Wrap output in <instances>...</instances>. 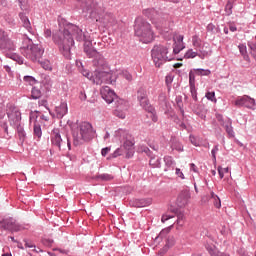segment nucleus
Listing matches in <instances>:
<instances>
[{
  "mask_svg": "<svg viewBox=\"0 0 256 256\" xmlns=\"http://www.w3.org/2000/svg\"><path fill=\"white\" fill-rule=\"evenodd\" d=\"M58 26L59 29L53 33V43L57 45L65 59L71 60V48L75 45L73 37L76 41H85V33L79 26L68 23L61 16L58 17Z\"/></svg>",
  "mask_w": 256,
  "mask_h": 256,
  "instance_id": "f257e3e1",
  "label": "nucleus"
},
{
  "mask_svg": "<svg viewBox=\"0 0 256 256\" xmlns=\"http://www.w3.org/2000/svg\"><path fill=\"white\" fill-rule=\"evenodd\" d=\"M80 9L85 14L86 17L94 19L97 23H101L102 27L109 29V27H115L117 25V18L113 13L106 12L104 15H99V8L93 0H76Z\"/></svg>",
  "mask_w": 256,
  "mask_h": 256,
  "instance_id": "f03ea898",
  "label": "nucleus"
},
{
  "mask_svg": "<svg viewBox=\"0 0 256 256\" xmlns=\"http://www.w3.org/2000/svg\"><path fill=\"white\" fill-rule=\"evenodd\" d=\"M134 35L145 45L155 41L153 26L145 18L138 16L134 21Z\"/></svg>",
  "mask_w": 256,
  "mask_h": 256,
  "instance_id": "7ed1b4c3",
  "label": "nucleus"
},
{
  "mask_svg": "<svg viewBox=\"0 0 256 256\" xmlns=\"http://www.w3.org/2000/svg\"><path fill=\"white\" fill-rule=\"evenodd\" d=\"M95 135L96 131L89 122H81L72 127L73 145H75V147H79V145H83V143L95 139Z\"/></svg>",
  "mask_w": 256,
  "mask_h": 256,
  "instance_id": "20e7f679",
  "label": "nucleus"
},
{
  "mask_svg": "<svg viewBox=\"0 0 256 256\" xmlns=\"http://www.w3.org/2000/svg\"><path fill=\"white\" fill-rule=\"evenodd\" d=\"M151 57L155 67H161V65L175 59L171 51V44L168 43L154 45L151 50Z\"/></svg>",
  "mask_w": 256,
  "mask_h": 256,
  "instance_id": "39448f33",
  "label": "nucleus"
},
{
  "mask_svg": "<svg viewBox=\"0 0 256 256\" xmlns=\"http://www.w3.org/2000/svg\"><path fill=\"white\" fill-rule=\"evenodd\" d=\"M20 53L26 57V59L35 63L41 61L45 49H43V46L41 45L34 44L31 38L24 36L22 46L20 47Z\"/></svg>",
  "mask_w": 256,
  "mask_h": 256,
  "instance_id": "423d86ee",
  "label": "nucleus"
},
{
  "mask_svg": "<svg viewBox=\"0 0 256 256\" xmlns=\"http://www.w3.org/2000/svg\"><path fill=\"white\" fill-rule=\"evenodd\" d=\"M97 69L94 71L93 75V83L96 85H103L105 83L106 85L113 84V74L111 73V70H109V65L106 62V67L103 66H95Z\"/></svg>",
  "mask_w": 256,
  "mask_h": 256,
  "instance_id": "0eeeda50",
  "label": "nucleus"
},
{
  "mask_svg": "<svg viewBox=\"0 0 256 256\" xmlns=\"http://www.w3.org/2000/svg\"><path fill=\"white\" fill-rule=\"evenodd\" d=\"M84 42V53L87 57L92 60L94 67H107V60L102 56L95 48H92L93 43L91 41L83 40Z\"/></svg>",
  "mask_w": 256,
  "mask_h": 256,
  "instance_id": "6e6552de",
  "label": "nucleus"
},
{
  "mask_svg": "<svg viewBox=\"0 0 256 256\" xmlns=\"http://www.w3.org/2000/svg\"><path fill=\"white\" fill-rule=\"evenodd\" d=\"M50 139L53 147H56L59 151L63 147H68L69 151H71V140H69L67 134L61 135V131L58 128L52 130Z\"/></svg>",
  "mask_w": 256,
  "mask_h": 256,
  "instance_id": "1a4fd4ad",
  "label": "nucleus"
},
{
  "mask_svg": "<svg viewBox=\"0 0 256 256\" xmlns=\"http://www.w3.org/2000/svg\"><path fill=\"white\" fill-rule=\"evenodd\" d=\"M15 49H17V43L11 38V33L0 28V50L2 53L7 55L10 51H15Z\"/></svg>",
  "mask_w": 256,
  "mask_h": 256,
  "instance_id": "9d476101",
  "label": "nucleus"
},
{
  "mask_svg": "<svg viewBox=\"0 0 256 256\" xmlns=\"http://www.w3.org/2000/svg\"><path fill=\"white\" fill-rule=\"evenodd\" d=\"M0 229L3 231H10L11 233H18L23 231L26 227L22 224L17 223V220L11 216H5L0 218Z\"/></svg>",
  "mask_w": 256,
  "mask_h": 256,
  "instance_id": "9b49d317",
  "label": "nucleus"
},
{
  "mask_svg": "<svg viewBox=\"0 0 256 256\" xmlns=\"http://www.w3.org/2000/svg\"><path fill=\"white\" fill-rule=\"evenodd\" d=\"M142 15L147 17V19H149L151 23L155 25L156 29H161V27H163L165 17H163L161 10H157L155 8H146L142 11Z\"/></svg>",
  "mask_w": 256,
  "mask_h": 256,
  "instance_id": "f8f14e48",
  "label": "nucleus"
},
{
  "mask_svg": "<svg viewBox=\"0 0 256 256\" xmlns=\"http://www.w3.org/2000/svg\"><path fill=\"white\" fill-rule=\"evenodd\" d=\"M7 117L11 127L21 125V112L14 105H7Z\"/></svg>",
  "mask_w": 256,
  "mask_h": 256,
  "instance_id": "ddd939ff",
  "label": "nucleus"
},
{
  "mask_svg": "<svg viewBox=\"0 0 256 256\" xmlns=\"http://www.w3.org/2000/svg\"><path fill=\"white\" fill-rule=\"evenodd\" d=\"M234 105L236 107H245L246 109H250V111H255L256 109V101L249 95L239 96L234 101Z\"/></svg>",
  "mask_w": 256,
  "mask_h": 256,
  "instance_id": "4468645a",
  "label": "nucleus"
},
{
  "mask_svg": "<svg viewBox=\"0 0 256 256\" xmlns=\"http://www.w3.org/2000/svg\"><path fill=\"white\" fill-rule=\"evenodd\" d=\"M37 112H30L29 122L34 123L33 125V135L37 137L38 141L43 137V130L41 129V124L37 123Z\"/></svg>",
  "mask_w": 256,
  "mask_h": 256,
  "instance_id": "2eb2a0df",
  "label": "nucleus"
},
{
  "mask_svg": "<svg viewBox=\"0 0 256 256\" xmlns=\"http://www.w3.org/2000/svg\"><path fill=\"white\" fill-rule=\"evenodd\" d=\"M137 97L141 107L151 113V111H153V107H151V104H149V98H147V90L140 88L137 91Z\"/></svg>",
  "mask_w": 256,
  "mask_h": 256,
  "instance_id": "dca6fc26",
  "label": "nucleus"
},
{
  "mask_svg": "<svg viewBox=\"0 0 256 256\" xmlns=\"http://www.w3.org/2000/svg\"><path fill=\"white\" fill-rule=\"evenodd\" d=\"M123 147L127 151L126 159H131V157L135 155V138L133 135L128 136V138L124 140Z\"/></svg>",
  "mask_w": 256,
  "mask_h": 256,
  "instance_id": "f3484780",
  "label": "nucleus"
},
{
  "mask_svg": "<svg viewBox=\"0 0 256 256\" xmlns=\"http://www.w3.org/2000/svg\"><path fill=\"white\" fill-rule=\"evenodd\" d=\"M100 93H101L102 99H104V101H106L108 105H111V103L115 101V97H117V95L115 94V91L111 90L109 86H104L100 90Z\"/></svg>",
  "mask_w": 256,
  "mask_h": 256,
  "instance_id": "a211bd4d",
  "label": "nucleus"
},
{
  "mask_svg": "<svg viewBox=\"0 0 256 256\" xmlns=\"http://www.w3.org/2000/svg\"><path fill=\"white\" fill-rule=\"evenodd\" d=\"M142 151L144 153H146V155H148V157H150L149 165L151 167H153L154 169H160V167H161V158H159L157 156H153L151 154V150L148 147H145Z\"/></svg>",
  "mask_w": 256,
  "mask_h": 256,
  "instance_id": "6ab92c4d",
  "label": "nucleus"
},
{
  "mask_svg": "<svg viewBox=\"0 0 256 256\" xmlns=\"http://www.w3.org/2000/svg\"><path fill=\"white\" fill-rule=\"evenodd\" d=\"M19 19L21 20L22 27L28 31L31 35H33V26H31V21L29 20V17L24 12H20L18 14Z\"/></svg>",
  "mask_w": 256,
  "mask_h": 256,
  "instance_id": "aec40b11",
  "label": "nucleus"
},
{
  "mask_svg": "<svg viewBox=\"0 0 256 256\" xmlns=\"http://www.w3.org/2000/svg\"><path fill=\"white\" fill-rule=\"evenodd\" d=\"M222 127H224L228 139H235V130L233 129V120L231 118H226L225 122L222 123Z\"/></svg>",
  "mask_w": 256,
  "mask_h": 256,
  "instance_id": "412c9836",
  "label": "nucleus"
},
{
  "mask_svg": "<svg viewBox=\"0 0 256 256\" xmlns=\"http://www.w3.org/2000/svg\"><path fill=\"white\" fill-rule=\"evenodd\" d=\"M153 203V200L151 198H142V199H135L130 202V205L132 207L141 208V207H149Z\"/></svg>",
  "mask_w": 256,
  "mask_h": 256,
  "instance_id": "4be33fe9",
  "label": "nucleus"
},
{
  "mask_svg": "<svg viewBox=\"0 0 256 256\" xmlns=\"http://www.w3.org/2000/svg\"><path fill=\"white\" fill-rule=\"evenodd\" d=\"M55 111L58 119H63V116L69 113L67 102H61L59 106H56Z\"/></svg>",
  "mask_w": 256,
  "mask_h": 256,
  "instance_id": "5701e85b",
  "label": "nucleus"
},
{
  "mask_svg": "<svg viewBox=\"0 0 256 256\" xmlns=\"http://www.w3.org/2000/svg\"><path fill=\"white\" fill-rule=\"evenodd\" d=\"M114 137L117 141H125L126 139L131 137V134L129 133V131L123 128H119L114 132Z\"/></svg>",
  "mask_w": 256,
  "mask_h": 256,
  "instance_id": "b1692460",
  "label": "nucleus"
},
{
  "mask_svg": "<svg viewBox=\"0 0 256 256\" xmlns=\"http://www.w3.org/2000/svg\"><path fill=\"white\" fill-rule=\"evenodd\" d=\"M163 160L165 164L164 171H173L175 169L177 162H175L172 156H164Z\"/></svg>",
  "mask_w": 256,
  "mask_h": 256,
  "instance_id": "393cba45",
  "label": "nucleus"
},
{
  "mask_svg": "<svg viewBox=\"0 0 256 256\" xmlns=\"http://www.w3.org/2000/svg\"><path fill=\"white\" fill-rule=\"evenodd\" d=\"M206 251L209 253L210 256H230L227 253H221L217 247L214 245H206Z\"/></svg>",
  "mask_w": 256,
  "mask_h": 256,
  "instance_id": "a878e982",
  "label": "nucleus"
},
{
  "mask_svg": "<svg viewBox=\"0 0 256 256\" xmlns=\"http://www.w3.org/2000/svg\"><path fill=\"white\" fill-rule=\"evenodd\" d=\"M169 212L173 214H163L161 218L162 223L169 221V219H173V217L177 216L181 212V210H179L178 208L170 207Z\"/></svg>",
  "mask_w": 256,
  "mask_h": 256,
  "instance_id": "bb28decb",
  "label": "nucleus"
},
{
  "mask_svg": "<svg viewBox=\"0 0 256 256\" xmlns=\"http://www.w3.org/2000/svg\"><path fill=\"white\" fill-rule=\"evenodd\" d=\"M170 147L172 151H178L179 153L183 152V144H181V142H179L175 137L171 138Z\"/></svg>",
  "mask_w": 256,
  "mask_h": 256,
  "instance_id": "cd10ccee",
  "label": "nucleus"
},
{
  "mask_svg": "<svg viewBox=\"0 0 256 256\" xmlns=\"http://www.w3.org/2000/svg\"><path fill=\"white\" fill-rule=\"evenodd\" d=\"M76 65L79 67L80 72L82 73V75L84 77H86L87 79H89L93 83V75H94V73H91L89 70H86L83 67V63L81 61H77Z\"/></svg>",
  "mask_w": 256,
  "mask_h": 256,
  "instance_id": "c85d7f7f",
  "label": "nucleus"
},
{
  "mask_svg": "<svg viewBox=\"0 0 256 256\" xmlns=\"http://www.w3.org/2000/svg\"><path fill=\"white\" fill-rule=\"evenodd\" d=\"M14 128L17 129L19 139L23 143L25 141L26 137H27V133L25 132V128H23V125H21V124H18L17 126H14Z\"/></svg>",
  "mask_w": 256,
  "mask_h": 256,
  "instance_id": "c756f323",
  "label": "nucleus"
},
{
  "mask_svg": "<svg viewBox=\"0 0 256 256\" xmlns=\"http://www.w3.org/2000/svg\"><path fill=\"white\" fill-rule=\"evenodd\" d=\"M192 111H193L196 115H198V117H200V119H203V120L207 119V115L205 114V112L203 111V109L201 108V106H199V105H194V106L192 107Z\"/></svg>",
  "mask_w": 256,
  "mask_h": 256,
  "instance_id": "7c9ffc66",
  "label": "nucleus"
},
{
  "mask_svg": "<svg viewBox=\"0 0 256 256\" xmlns=\"http://www.w3.org/2000/svg\"><path fill=\"white\" fill-rule=\"evenodd\" d=\"M31 97L34 100L41 99V97H43V92H41V88L37 86L32 87Z\"/></svg>",
  "mask_w": 256,
  "mask_h": 256,
  "instance_id": "2f4dec72",
  "label": "nucleus"
},
{
  "mask_svg": "<svg viewBox=\"0 0 256 256\" xmlns=\"http://www.w3.org/2000/svg\"><path fill=\"white\" fill-rule=\"evenodd\" d=\"M6 57H8L9 59H12L13 61H16V63H18V65H23L24 63V59L23 57H21L19 54L17 53H12V54H9L7 53L6 54Z\"/></svg>",
  "mask_w": 256,
  "mask_h": 256,
  "instance_id": "473e14b6",
  "label": "nucleus"
},
{
  "mask_svg": "<svg viewBox=\"0 0 256 256\" xmlns=\"http://www.w3.org/2000/svg\"><path fill=\"white\" fill-rule=\"evenodd\" d=\"M194 71L198 77H209L211 75V70L203 68H195Z\"/></svg>",
  "mask_w": 256,
  "mask_h": 256,
  "instance_id": "72a5a7b5",
  "label": "nucleus"
},
{
  "mask_svg": "<svg viewBox=\"0 0 256 256\" xmlns=\"http://www.w3.org/2000/svg\"><path fill=\"white\" fill-rule=\"evenodd\" d=\"M210 199L213 200L214 207L216 209H221V199L219 198V196H217V194H215V192L210 193Z\"/></svg>",
  "mask_w": 256,
  "mask_h": 256,
  "instance_id": "f704fd0d",
  "label": "nucleus"
},
{
  "mask_svg": "<svg viewBox=\"0 0 256 256\" xmlns=\"http://www.w3.org/2000/svg\"><path fill=\"white\" fill-rule=\"evenodd\" d=\"M247 45L250 51V55H252L253 59L256 61V42L248 41Z\"/></svg>",
  "mask_w": 256,
  "mask_h": 256,
  "instance_id": "c9c22d12",
  "label": "nucleus"
},
{
  "mask_svg": "<svg viewBox=\"0 0 256 256\" xmlns=\"http://www.w3.org/2000/svg\"><path fill=\"white\" fill-rule=\"evenodd\" d=\"M185 49V44H179L177 42H174V47H173V57H175V55H179V53H181V51H183Z\"/></svg>",
  "mask_w": 256,
  "mask_h": 256,
  "instance_id": "e433bc0d",
  "label": "nucleus"
},
{
  "mask_svg": "<svg viewBox=\"0 0 256 256\" xmlns=\"http://www.w3.org/2000/svg\"><path fill=\"white\" fill-rule=\"evenodd\" d=\"M177 220H176V224L179 226V227H183V225H185V214L183 212H179L177 215Z\"/></svg>",
  "mask_w": 256,
  "mask_h": 256,
  "instance_id": "4c0bfd02",
  "label": "nucleus"
},
{
  "mask_svg": "<svg viewBox=\"0 0 256 256\" xmlns=\"http://www.w3.org/2000/svg\"><path fill=\"white\" fill-rule=\"evenodd\" d=\"M21 11H29V0H17Z\"/></svg>",
  "mask_w": 256,
  "mask_h": 256,
  "instance_id": "58836bf2",
  "label": "nucleus"
},
{
  "mask_svg": "<svg viewBox=\"0 0 256 256\" xmlns=\"http://www.w3.org/2000/svg\"><path fill=\"white\" fill-rule=\"evenodd\" d=\"M96 179H98V180H100V181H112L113 175L107 174V173L98 174V175L96 176Z\"/></svg>",
  "mask_w": 256,
  "mask_h": 256,
  "instance_id": "ea45409f",
  "label": "nucleus"
},
{
  "mask_svg": "<svg viewBox=\"0 0 256 256\" xmlns=\"http://www.w3.org/2000/svg\"><path fill=\"white\" fill-rule=\"evenodd\" d=\"M225 13L227 17L233 15V2H231V0H229L225 5Z\"/></svg>",
  "mask_w": 256,
  "mask_h": 256,
  "instance_id": "a19ab883",
  "label": "nucleus"
},
{
  "mask_svg": "<svg viewBox=\"0 0 256 256\" xmlns=\"http://www.w3.org/2000/svg\"><path fill=\"white\" fill-rule=\"evenodd\" d=\"M185 59H195V57H199V53L193 51V49H189L185 55H184Z\"/></svg>",
  "mask_w": 256,
  "mask_h": 256,
  "instance_id": "79ce46f5",
  "label": "nucleus"
},
{
  "mask_svg": "<svg viewBox=\"0 0 256 256\" xmlns=\"http://www.w3.org/2000/svg\"><path fill=\"white\" fill-rule=\"evenodd\" d=\"M177 201H178L180 207H185V205H187V203L189 201V196L180 195L178 197Z\"/></svg>",
  "mask_w": 256,
  "mask_h": 256,
  "instance_id": "37998d69",
  "label": "nucleus"
},
{
  "mask_svg": "<svg viewBox=\"0 0 256 256\" xmlns=\"http://www.w3.org/2000/svg\"><path fill=\"white\" fill-rule=\"evenodd\" d=\"M217 153H219V144H216L211 150L212 161L217 163Z\"/></svg>",
  "mask_w": 256,
  "mask_h": 256,
  "instance_id": "c03bdc74",
  "label": "nucleus"
},
{
  "mask_svg": "<svg viewBox=\"0 0 256 256\" xmlns=\"http://www.w3.org/2000/svg\"><path fill=\"white\" fill-rule=\"evenodd\" d=\"M195 75L197 74L194 70L189 72V87H195Z\"/></svg>",
  "mask_w": 256,
  "mask_h": 256,
  "instance_id": "a18cd8bd",
  "label": "nucleus"
},
{
  "mask_svg": "<svg viewBox=\"0 0 256 256\" xmlns=\"http://www.w3.org/2000/svg\"><path fill=\"white\" fill-rule=\"evenodd\" d=\"M125 153V150L123 148H117L112 154L111 157L112 159H117V157H121Z\"/></svg>",
  "mask_w": 256,
  "mask_h": 256,
  "instance_id": "49530a36",
  "label": "nucleus"
},
{
  "mask_svg": "<svg viewBox=\"0 0 256 256\" xmlns=\"http://www.w3.org/2000/svg\"><path fill=\"white\" fill-rule=\"evenodd\" d=\"M169 231H171V228H165L163 229L156 239H166L167 235H169Z\"/></svg>",
  "mask_w": 256,
  "mask_h": 256,
  "instance_id": "de8ad7c7",
  "label": "nucleus"
},
{
  "mask_svg": "<svg viewBox=\"0 0 256 256\" xmlns=\"http://www.w3.org/2000/svg\"><path fill=\"white\" fill-rule=\"evenodd\" d=\"M40 65L43 69H45V71H51V69H53L49 60L40 62Z\"/></svg>",
  "mask_w": 256,
  "mask_h": 256,
  "instance_id": "09e8293b",
  "label": "nucleus"
},
{
  "mask_svg": "<svg viewBox=\"0 0 256 256\" xmlns=\"http://www.w3.org/2000/svg\"><path fill=\"white\" fill-rule=\"evenodd\" d=\"M205 97L208 101L212 103H217V98H215V92H206Z\"/></svg>",
  "mask_w": 256,
  "mask_h": 256,
  "instance_id": "8fccbe9b",
  "label": "nucleus"
},
{
  "mask_svg": "<svg viewBox=\"0 0 256 256\" xmlns=\"http://www.w3.org/2000/svg\"><path fill=\"white\" fill-rule=\"evenodd\" d=\"M211 50L210 51H206V50H200V53H198V57L200 59H205L207 57H211Z\"/></svg>",
  "mask_w": 256,
  "mask_h": 256,
  "instance_id": "3c124183",
  "label": "nucleus"
},
{
  "mask_svg": "<svg viewBox=\"0 0 256 256\" xmlns=\"http://www.w3.org/2000/svg\"><path fill=\"white\" fill-rule=\"evenodd\" d=\"M192 45L193 47H201V39L199 36L195 35L192 37Z\"/></svg>",
  "mask_w": 256,
  "mask_h": 256,
  "instance_id": "603ef678",
  "label": "nucleus"
},
{
  "mask_svg": "<svg viewBox=\"0 0 256 256\" xmlns=\"http://www.w3.org/2000/svg\"><path fill=\"white\" fill-rule=\"evenodd\" d=\"M225 173H229V168H223L221 166L218 167V174L220 179H223L225 177Z\"/></svg>",
  "mask_w": 256,
  "mask_h": 256,
  "instance_id": "864d4df0",
  "label": "nucleus"
},
{
  "mask_svg": "<svg viewBox=\"0 0 256 256\" xmlns=\"http://www.w3.org/2000/svg\"><path fill=\"white\" fill-rule=\"evenodd\" d=\"M24 81L29 83V85H35L37 83V80L33 76H24Z\"/></svg>",
  "mask_w": 256,
  "mask_h": 256,
  "instance_id": "5fc2aeb1",
  "label": "nucleus"
},
{
  "mask_svg": "<svg viewBox=\"0 0 256 256\" xmlns=\"http://www.w3.org/2000/svg\"><path fill=\"white\" fill-rule=\"evenodd\" d=\"M190 93H191V97L193 99V101L197 102L198 98H197V88L194 87H190Z\"/></svg>",
  "mask_w": 256,
  "mask_h": 256,
  "instance_id": "6e6d98bb",
  "label": "nucleus"
},
{
  "mask_svg": "<svg viewBox=\"0 0 256 256\" xmlns=\"http://www.w3.org/2000/svg\"><path fill=\"white\" fill-rule=\"evenodd\" d=\"M115 115H116V117H119L120 119H125V117H126L125 112H121L120 106H118V108L116 109Z\"/></svg>",
  "mask_w": 256,
  "mask_h": 256,
  "instance_id": "4d7b16f0",
  "label": "nucleus"
},
{
  "mask_svg": "<svg viewBox=\"0 0 256 256\" xmlns=\"http://www.w3.org/2000/svg\"><path fill=\"white\" fill-rule=\"evenodd\" d=\"M44 37L45 39H51L52 37V41H53V32L51 31V29L49 28L44 29Z\"/></svg>",
  "mask_w": 256,
  "mask_h": 256,
  "instance_id": "13d9d810",
  "label": "nucleus"
},
{
  "mask_svg": "<svg viewBox=\"0 0 256 256\" xmlns=\"http://www.w3.org/2000/svg\"><path fill=\"white\" fill-rule=\"evenodd\" d=\"M238 49H239L240 55H245V54H247V45H245V44H239V45H238Z\"/></svg>",
  "mask_w": 256,
  "mask_h": 256,
  "instance_id": "bf43d9fd",
  "label": "nucleus"
},
{
  "mask_svg": "<svg viewBox=\"0 0 256 256\" xmlns=\"http://www.w3.org/2000/svg\"><path fill=\"white\" fill-rule=\"evenodd\" d=\"M189 139H190V143H192L194 147H199V140L197 139V137H195L194 135H190Z\"/></svg>",
  "mask_w": 256,
  "mask_h": 256,
  "instance_id": "052dcab7",
  "label": "nucleus"
},
{
  "mask_svg": "<svg viewBox=\"0 0 256 256\" xmlns=\"http://www.w3.org/2000/svg\"><path fill=\"white\" fill-rule=\"evenodd\" d=\"M122 77H124L126 81H133V76L131 75V73H129V71H123Z\"/></svg>",
  "mask_w": 256,
  "mask_h": 256,
  "instance_id": "680f3d73",
  "label": "nucleus"
},
{
  "mask_svg": "<svg viewBox=\"0 0 256 256\" xmlns=\"http://www.w3.org/2000/svg\"><path fill=\"white\" fill-rule=\"evenodd\" d=\"M38 105H39L40 107H45V108L49 111V113H51V110H50L49 107L47 106V105H49V103L47 102V100H45V99L39 100Z\"/></svg>",
  "mask_w": 256,
  "mask_h": 256,
  "instance_id": "e2e57ef3",
  "label": "nucleus"
},
{
  "mask_svg": "<svg viewBox=\"0 0 256 256\" xmlns=\"http://www.w3.org/2000/svg\"><path fill=\"white\" fill-rule=\"evenodd\" d=\"M183 39H185V37L180 34V35H176V36L173 38V41H174V43L184 44V43H183Z\"/></svg>",
  "mask_w": 256,
  "mask_h": 256,
  "instance_id": "0e129e2a",
  "label": "nucleus"
},
{
  "mask_svg": "<svg viewBox=\"0 0 256 256\" xmlns=\"http://www.w3.org/2000/svg\"><path fill=\"white\" fill-rule=\"evenodd\" d=\"M111 151V148L110 147H105V148H102L101 150V155L102 157H107V155H109V152Z\"/></svg>",
  "mask_w": 256,
  "mask_h": 256,
  "instance_id": "69168bd1",
  "label": "nucleus"
},
{
  "mask_svg": "<svg viewBox=\"0 0 256 256\" xmlns=\"http://www.w3.org/2000/svg\"><path fill=\"white\" fill-rule=\"evenodd\" d=\"M175 174L177 175V177H179L180 179H185V174H183V171H181L179 168L175 169Z\"/></svg>",
  "mask_w": 256,
  "mask_h": 256,
  "instance_id": "338daca9",
  "label": "nucleus"
},
{
  "mask_svg": "<svg viewBox=\"0 0 256 256\" xmlns=\"http://www.w3.org/2000/svg\"><path fill=\"white\" fill-rule=\"evenodd\" d=\"M216 119L221 126L223 125V123H225V118H223L222 114L216 113Z\"/></svg>",
  "mask_w": 256,
  "mask_h": 256,
  "instance_id": "774afa93",
  "label": "nucleus"
}]
</instances>
